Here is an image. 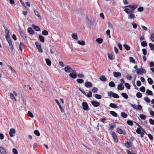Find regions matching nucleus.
<instances>
[{
	"label": "nucleus",
	"mask_w": 154,
	"mask_h": 154,
	"mask_svg": "<svg viewBox=\"0 0 154 154\" xmlns=\"http://www.w3.org/2000/svg\"><path fill=\"white\" fill-rule=\"evenodd\" d=\"M124 8V11L128 14V18L134 19V18L135 17V16L133 14L134 11L131 8L129 7H125V6Z\"/></svg>",
	"instance_id": "1"
},
{
	"label": "nucleus",
	"mask_w": 154,
	"mask_h": 154,
	"mask_svg": "<svg viewBox=\"0 0 154 154\" xmlns=\"http://www.w3.org/2000/svg\"><path fill=\"white\" fill-rule=\"evenodd\" d=\"M10 46V48L8 49L9 52L12 53L13 52V46L11 42L10 38H6Z\"/></svg>",
	"instance_id": "2"
},
{
	"label": "nucleus",
	"mask_w": 154,
	"mask_h": 154,
	"mask_svg": "<svg viewBox=\"0 0 154 154\" xmlns=\"http://www.w3.org/2000/svg\"><path fill=\"white\" fill-rule=\"evenodd\" d=\"M136 72L137 74L141 75L143 74V73H146V70L144 69L141 68L140 69L139 68H138L137 69Z\"/></svg>",
	"instance_id": "3"
},
{
	"label": "nucleus",
	"mask_w": 154,
	"mask_h": 154,
	"mask_svg": "<svg viewBox=\"0 0 154 154\" xmlns=\"http://www.w3.org/2000/svg\"><path fill=\"white\" fill-rule=\"evenodd\" d=\"M82 108L85 110L88 111L89 110V106L86 102H84L82 103Z\"/></svg>",
	"instance_id": "4"
},
{
	"label": "nucleus",
	"mask_w": 154,
	"mask_h": 154,
	"mask_svg": "<svg viewBox=\"0 0 154 154\" xmlns=\"http://www.w3.org/2000/svg\"><path fill=\"white\" fill-rule=\"evenodd\" d=\"M64 70L66 72H71L73 70L71 67L69 65L66 66L64 68Z\"/></svg>",
	"instance_id": "5"
},
{
	"label": "nucleus",
	"mask_w": 154,
	"mask_h": 154,
	"mask_svg": "<svg viewBox=\"0 0 154 154\" xmlns=\"http://www.w3.org/2000/svg\"><path fill=\"white\" fill-rule=\"evenodd\" d=\"M69 76L73 79L76 78L77 76L76 72L75 71L73 70L71 73L69 74Z\"/></svg>",
	"instance_id": "6"
},
{
	"label": "nucleus",
	"mask_w": 154,
	"mask_h": 154,
	"mask_svg": "<svg viewBox=\"0 0 154 154\" xmlns=\"http://www.w3.org/2000/svg\"><path fill=\"white\" fill-rule=\"evenodd\" d=\"M35 43L38 51L40 53H42L43 51L41 48V45L39 44L38 42H35Z\"/></svg>",
	"instance_id": "7"
},
{
	"label": "nucleus",
	"mask_w": 154,
	"mask_h": 154,
	"mask_svg": "<svg viewBox=\"0 0 154 154\" xmlns=\"http://www.w3.org/2000/svg\"><path fill=\"white\" fill-rule=\"evenodd\" d=\"M112 138H113L114 140L116 142L118 141V139L115 133V132L113 131L112 132Z\"/></svg>",
	"instance_id": "8"
},
{
	"label": "nucleus",
	"mask_w": 154,
	"mask_h": 154,
	"mask_svg": "<svg viewBox=\"0 0 154 154\" xmlns=\"http://www.w3.org/2000/svg\"><path fill=\"white\" fill-rule=\"evenodd\" d=\"M137 7V5H129L125 6V7H129L131 8L133 11L134 12V10L136 9Z\"/></svg>",
	"instance_id": "9"
},
{
	"label": "nucleus",
	"mask_w": 154,
	"mask_h": 154,
	"mask_svg": "<svg viewBox=\"0 0 154 154\" xmlns=\"http://www.w3.org/2000/svg\"><path fill=\"white\" fill-rule=\"evenodd\" d=\"M55 102L57 103V105H58L59 108L60 110L62 112H64V110L63 108L61 106L60 104V103L58 101V100L57 99L55 100Z\"/></svg>",
	"instance_id": "10"
},
{
	"label": "nucleus",
	"mask_w": 154,
	"mask_h": 154,
	"mask_svg": "<svg viewBox=\"0 0 154 154\" xmlns=\"http://www.w3.org/2000/svg\"><path fill=\"white\" fill-rule=\"evenodd\" d=\"M15 133V130L14 129L12 128L10 129V131L9 132V134L11 137H13V134H14Z\"/></svg>",
	"instance_id": "11"
},
{
	"label": "nucleus",
	"mask_w": 154,
	"mask_h": 154,
	"mask_svg": "<svg viewBox=\"0 0 154 154\" xmlns=\"http://www.w3.org/2000/svg\"><path fill=\"white\" fill-rule=\"evenodd\" d=\"M91 103L92 105L95 107H97L100 105V103L99 102L96 101H92Z\"/></svg>",
	"instance_id": "12"
},
{
	"label": "nucleus",
	"mask_w": 154,
	"mask_h": 154,
	"mask_svg": "<svg viewBox=\"0 0 154 154\" xmlns=\"http://www.w3.org/2000/svg\"><path fill=\"white\" fill-rule=\"evenodd\" d=\"M117 132L121 134H125V131L122 130V129L120 128H117Z\"/></svg>",
	"instance_id": "13"
},
{
	"label": "nucleus",
	"mask_w": 154,
	"mask_h": 154,
	"mask_svg": "<svg viewBox=\"0 0 154 154\" xmlns=\"http://www.w3.org/2000/svg\"><path fill=\"white\" fill-rule=\"evenodd\" d=\"M85 86L87 88H90L92 86V84L89 82H86L85 83Z\"/></svg>",
	"instance_id": "14"
},
{
	"label": "nucleus",
	"mask_w": 154,
	"mask_h": 154,
	"mask_svg": "<svg viewBox=\"0 0 154 154\" xmlns=\"http://www.w3.org/2000/svg\"><path fill=\"white\" fill-rule=\"evenodd\" d=\"M109 106L110 107L114 109L119 108L118 107L115 103H110L109 105Z\"/></svg>",
	"instance_id": "15"
},
{
	"label": "nucleus",
	"mask_w": 154,
	"mask_h": 154,
	"mask_svg": "<svg viewBox=\"0 0 154 154\" xmlns=\"http://www.w3.org/2000/svg\"><path fill=\"white\" fill-rule=\"evenodd\" d=\"M113 75L116 78L120 76L121 75V73L119 72H114Z\"/></svg>",
	"instance_id": "16"
},
{
	"label": "nucleus",
	"mask_w": 154,
	"mask_h": 154,
	"mask_svg": "<svg viewBox=\"0 0 154 154\" xmlns=\"http://www.w3.org/2000/svg\"><path fill=\"white\" fill-rule=\"evenodd\" d=\"M108 58L110 60H112L114 59V56L113 54H108Z\"/></svg>",
	"instance_id": "17"
},
{
	"label": "nucleus",
	"mask_w": 154,
	"mask_h": 154,
	"mask_svg": "<svg viewBox=\"0 0 154 154\" xmlns=\"http://www.w3.org/2000/svg\"><path fill=\"white\" fill-rule=\"evenodd\" d=\"M124 86L122 84H120L118 85L117 89L120 90H122L124 89Z\"/></svg>",
	"instance_id": "18"
},
{
	"label": "nucleus",
	"mask_w": 154,
	"mask_h": 154,
	"mask_svg": "<svg viewBox=\"0 0 154 154\" xmlns=\"http://www.w3.org/2000/svg\"><path fill=\"white\" fill-rule=\"evenodd\" d=\"M19 32L21 36L23 37L24 39L25 40L26 38V37L25 34L21 30H19Z\"/></svg>",
	"instance_id": "19"
},
{
	"label": "nucleus",
	"mask_w": 154,
	"mask_h": 154,
	"mask_svg": "<svg viewBox=\"0 0 154 154\" xmlns=\"http://www.w3.org/2000/svg\"><path fill=\"white\" fill-rule=\"evenodd\" d=\"M0 152L2 154H5L6 152L5 150L2 147H0Z\"/></svg>",
	"instance_id": "20"
},
{
	"label": "nucleus",
	"mask_w": 154,
	"mask_h": 154,
	"mask_svg": "<svg viewBox=\"0 0 154 154\" xmlns=\"http://www.w3.org/2000/svg\"><path fill=\"white\" fill-rule=\"evenodd\" d=\"M132 143L131 142H127L125 144V146L127 148H129L132 146Z\"/></svg>",
	"instance_id": "21"
},
{
	"label": "nucleus",
	"mask_w": 154,
	"mask_h": 154,
	"mask_svg": "<svg viewBox=\"0 0 154 154\" xmlns=\"http://www.w3.org/2000/svg\"><path fill=\"white\" fill-rule=\"evenodd\" d=\"M32 27L36 31H39L40 30V28L37 26H35L34 24L32 25Z\"/></svg>",
	"instance_id": "22"
},
{
	"label": "nucleus",
	"mask_w": 154,
	"mask_h": 154,
	"mask_svg": "<svg viewBox=\"0 0 154 154\" xmlns=\"http://www.w3.org/2000/svg\"><path fill=\"white\" fill-rule=\"evenodd\" d=\"M27 31L30 34H34V31L31 27H29Z\"/></svg>",
	"instance_id": "23"
},
{
	"label": "nucleus",
	"mask_w": 154,
	"mask_h": 154,
	"mask_svg": "<svg viewBox=\"0 0 154 154\" xmlns=\"http://www.w3.org/2000/svg\"><path fill=\"white\" fill-rule=\"evenodd\" d=\"M45 61L47 64L50 66L51 65V61L49 59H45Z\"/></svg>",
	"instance_id": "24"
},
{
	"label": "nucleus",
	"mask_w": 154,
	"mask_h": 154,
	"mask_svg": "<svg viewBox=\"0 0 154 154\" xmlns=\"http://www.w3.org/2000/svg\"><path fill=\"white\" fill-rule=\"evenodd\" d=\"M110 113L112 116L115 117H116L118 115L117 113L114 111H110Z\"/></svg>",
	"instance_id": "25"
},
{
	"label": "nucleus",
	"mask_w": 154,
	"mask_h": 154,
	"mask_svg": "<svg viewBox=\"0 0 154 154\" xmlns=\"http://www.w3.org/2000/svg\"><path fill=\"white\" fill-rule=\"evenodd\" d=\"M9 30L7 29H5V33L6 34L5 35V38H9Z\"/></svg>",
	"instance_id": "26"
},
{
	"label": "nucleus",
	"mask_w": 154,
	"mask_h": 154,
	"mask_svg": "<svg viewBox=\"0 0 154 154\" xmlns=\"http://www.w3.org/2000/svg\"><path fill=\"white\" fill-rule=\"evenodd\" d=\"M96 41L98 43L100 44L102 43L103 39L102 38H98L96 39Z\"/></svg>",
	"instance_id": "27"
},
{
	"label": "nucleus",
	"mask_w": 154,
	"mask_h": 154,
	"mask_svg": "<svg viewBox=\"0 0 154 154\" xmlns=\"http://www.w3.org/2000/svg\"><path fill=\"white\" fill-rule=\"evenodd\" d=\"M39 38L41 42H44V38L43 36L39 35Z\"/></svg>",
	"instance_id": "28"
},
{
	"label": "nucleus",
	"mask_w": 154,
	"mask_h": 154,
	"mask_svg": "<svg viewBox=\"0 0 154 154\" xmlns=\"http://www.w3.org/2000/svg\"><path fill=\"white\" fill-rule=\"evenodd\" d=\"M100 79L102 81H105L106 80V78L103 75L100 76Z\"/></svg>",
	"instance_id": "29"
},
{
	"label": "nucleus",
	"mask_w": 154,
	"mask_h": 154,
	"mask_svg": "<svg viewBox=\"0 0 154 154\" xmlns=\"http://www.w3.org/2000/svg\"><path fill=\"white\" fill-rule=\"evenodd\" d=\"M34 13L40 19H41V17L39 15V13L38 12L36 11V10H34Z\"/></svg>",
	"instance_id": "30"
},
{
	"label": "nucleus",
	"mask_w": 154,
	"mask_h": 154,
	"mask_svg": "<svg viewBox=\"0 0 154 154\" xmlns=\"http://www.w3.org/2000/svg\"><path fill=\"white\" fill-rule=\"evenodd\" d=\"M72 37L75 40H77L78 39L77 35L76 33H74L72 34Z\"/></svg>",
	"instance_id": "31"
},
{
	"label": "nucleus",
	"mask_w": 154,
	"mask_h": 154,
	"mask_svg": "<svg viewBox=\"0 0 154 154\" xmlns=\"http://www.w3.org/2000/svg\"><path fill=\"white\" fill-rule=\"evenodd\" d=\"M121 116L124 118H126L127 117V114L125 112H122L121 113Z\"/></svg>",
	"instance_id": "32"
},
{
	"label": "nucleus",
	"mask_w": 154,
	"mask_h": 154,
	"mask_svg": "<svg viewBox=\"0 0 154 154\" xmlns=\"http://www.w3.org/2000/svg\"><path fill=\"white\" fill-rule=\"evenodd\" d=\"M146 93L148 95H149L152 96V95H153V93H152V92L151 91H150L149 89H147L146 90Z\"/></svg>",
	"instance_id": "33"
},
{
	"label": "nucleus",
	"mask_w": 154,
	"mask_h": 154,
	"mask_svg": "<svg viewBox=\"0 0 154 154\" xmlns=\"http://www.w3.org/2000/svg\"><path fill=\"white\" fill-rule=\"evenodd\" d=\"M78 43L82 45H85V42L83 41L79 40L78 41Z\"/></svg>",
	"instance_id": "34"
},
{
	"label": "nucleus",
	"mask_w": 154,
	"mask_h": 154,
	"mask_svg": "<svg viewBox=\"0 0 154 154\" xmlns=\"http://www.w3.org/2000/svg\"><path fill=\"white\" fill-rule=\"evenodd\" d=\"M109 85L112 87H114L115 86V85L113 82H110L109 84Z\"/></svg>",
	"instance_id": "35"
},
{
	"label": "nucleus",
	"mask_w": 154,
	"mask_h": 154,
	"mask_svg": "<svg viewBox=\"0 0 154 154\" xmlns=\"http://www.w3.org/2000/svg\"><path fill=\"white\" fill-rule=\"evenodd\" d=\"M122 96L125 98L127 99L128 97V95L125 93H122L121 94Z\"/></svg>",
	"instance_id": "36"
},
{
	"label": "nucleus",
	"mask_w": 154,
	"mask_h": 154,
	"mask_svg": "<svg viewBox=\"0 0 154 154\" xmlns=\"http://www.w3.org/2000/svg\"><path fill=\"white\" fill-rule=\"evenodd\" d=\"M34 134L37 136H39L40 135L39 131L38 130H35L34 131Z\"/></svg>",
	"instance_id": "37"
},
{
	"label": "nucleus",
	"mask_w": 154,
	"mask_h": 154,
	"mask_svg": "<svg viewBox=\"0 0 154 154\" xmlns=\"http://www.w3.org/2000/svg\"><path fill=\"white\" fill-rule=\"evenodd\" d=\"M148 82V83L150 85H152L153 84V81L150 78H148L147 79Z\"/></svg>",
	"instance_id": "38"
},
{
	"label": "nucleus",
	"mask_w": 154,
	"mask_h": 154,
	"mask_svg": "<svg viewBox=\"0 0 154 154\" xmlns=\"http://www.w3.org/2000/svg\"><path fill=\"white\" fill-rule=\"evenodd\" d=\"M94 97L98 99H100L102 97V96L101 95H99L97 94H95L94 95Z\"/></svg>",
	"instance_id": "39"
},
{
	"label": "nucleus",
	"mask_w": 154,
	"mask_h": 154,
	"mask_svg": "<svg viewBox=\"0 0 154 154\" xmlns=\"http://www.w3.org/2000/svg\"><path fill=\"white\" fill-rule=\"evenodd\" d=\"M42 34L44 35H47L48 34V33L46 30H44L42 31Z\"/></svg>",
	"instance_id": "40"
},
{
	"label": "nucleus",
	"mask_w": 154,
	"mask_h": 154,
	"mask_svg": "<svg viewBox=\"0 0 154 154\" xmlns=\"http://www.w3.org/2000/svg\"><path fill=\"white\" fill-rule=\"evenodd\" d=\"M149 45L150 47V49L151 50H154V45L150 43L149 44Z\"/></svg>",
	"instance_id": "41"
},
{
	"label": "nucleus",
	"mask_w": 154,
	"mask_h": 154,
	"mask_svg": "<svg viewBox=\"0 0 154 154\" xmlns=\"http://www.w3.org/2000/svg\"><path fill=\"white\" fill-rule=\"evenodd\" d=\"M124 48L127 50V51H128L130 50V47L127 45H123Z\"/></svg>",
	"instance_id": "42"
},
{
	"label": "nucleus",
	"mask_w": 154,
	"mask_h": 154,
	"mask_svg": "<svg viewBox=\"0 0 154 154\" xmlns=\"http://www.w3.org/2000/svg\"><path fill=\"white\" fill-rule=\"evenodd\" d=\"M141 45L142 46L145 47L147 45V44L146 41H143L141 43Z\"/></svg>",
	"instance_id": "43"
},
{
	"label": "nucleus",
	"mask_w": 154,
	"mask_h": 154,
	"mask_svg": "<svg viewBox=\"0 0 154 154\" xmlns=\"http://www.w3.org/2000/svg\"><path fill=\"white\" fill-rule=\"evenodd\" d=\"M27 115L32 118H33L34 117L33 114L29 111L27 113Z\"/></svg>",
	"instance_id": "44"
},
{
	"label": "nucleus",
	"mask_w": 154,
	"mask_h": 154,
	"mask_svg": "<svg viewBox=\"0 0 154 154\" xmlns=\"http://www.w3.org/2000/svg\"><path fill=\"white\" fill-rule=\"evenodd\" d=\"M114 98H119V96L116 93H113L112 96Z\"/></svg>",
	"instance_id": "45"
},
{
	"label": "nucleus",
	"mask_w": 154,
	"mask_h": 154,
	"mask_svg": "<svg viewBox=\"0 0 154 154\" xmlns=\"http://www.w3.org/2000/svg\"><path fill=\"white\" fill-rule=\"evenodd\" d=\"M127 123L130 125H131V126H132L133 125V122L131 121V120H128L127 121Z\"/></svg>",
	"instance_id": "46"
},
{
	"label": "nucleus",
	"mask_w": 154,
	"mask_h": 154,
	"mask_svg": "<svg viewBox=\"0 0 154 154\" xmlns=\"http://www.w3.org/2000/svg\"><path fill=\"white\" fill-rule=\"evenodd\" d=\"M140 118L143 120H145L146 118V116L143 114H140L139 116Z\"/></svg>",
	"instance_id": "47"
},
{
	"label": "nucleus",
	"mask_w": 154,
	"mask_h": 154,
	"mask_svg": "<svg viewBox=\"0 0 154 154\" xmlns=\"http://www.w3.org/2000/svg\"><path fill=\"white\" fill-rule=\"evenodd\" d=\"M136 131L137 133L139 134H140V133H141V132H142L141 129H140L139 127L137 128V130Z\"/></svg>",
	"instance_id": "48"
},
{
	"label": "nucleus",
	"mask_w": 154,
	"mask_h": 154,
	"mask_svg": "<svg viewBox=\"0 0 154 154\" xmlns=\"http://www.w3.org/2000/svg\"><path fill=\"white\" fill-rule=\"evenodd\" d=\"M77 82L79 83H82L83 82L84 80L81 79H77Z\"/></svg>",
	"instance_id": "49"
},
{
	"label": "nucleus",
	"mask_w": 154,
	"mask_h": 154,
	"mask_svg": "<svg viewBox=\"0 0 154 154\" xmlns=\"http://www.w3.org/2000/svg\"><path fill=\"white\" fill-rule=\"evenodd\" d=\"M92 92L90 91L89 92L88 94H86V95H85L88 97H92Z\"/></svg>",
	"instance_id": "50"
},
{
	"label": "nucleus",
	"mask_w": 154,
	"mask_h": 154,
	"mask_svg": "<svg viewBox=\"0 0 154 154\" xmlns=\"http://www.w3.org/2000/svg\"><path fill=\"white\" fill-rule=\"evenodd\" d=\"M136 96L138 98H141L142 97V94L140 92H137L136 94Z\"/></svg>",
	"instance_id": "51"
},
{
	"label": "nucleus",
	"mask_w": 154,
	"mask_h": 154,
	"mask_svg": "<svg viewBox=\"0 0 154 154\" xmlns=\"http://www.w3.org/2000/svg\"><path fill=\"white\" fill-rule=\"evenodd\" d=\"M144 100L147 103H149L150 102V99L147 97H145Z\"/></svg>",
	"instance_id": "52"
},
{
	"label": "nucleus",
	"mask_w": 154,
	"mask_h": 154,
	"mask_svg": "<svg viewBox=\"0 0 154 154\" xmlns=\"http://www.w3.org/2000/svg\"><path fill=\"white\" fill-rule=\"evenodd\" d=\"M125 85L128 89H130V85L128 83H125Z\"/></svg>",
	"instance_id": "53"
},
{
	"label": "nucleus",
	"mask_w": 154,
	"mask_h": 154,
	"mask_svg": "<svg viewBox=\"0 0 154 154\" xmlns=\"http://www.w3.org/2000/svg\"><path fill=\"white\" fill-rule=\"evenodd\" d=\"M140 90L141 92H144L145 91V88L143 86H142L140 88Z\"/></svg>",
	"instance_id": "54"
},
{
	"label": "nucleus",
	"mask_w": 154,
	"mask_h": 154,
	"mask_svg": "<svg viewBox=\"0 0 154 154\" xmlns=\"http://www.w3.org/2000/svg\"><path fill=\"white\" fill-rule=\"evenodd\" d=\"M143 54L144 55H146L147 54V50L145 48L143 49L142 50Z\"/></svg>",
	"instance_id": "55"
},
{
	"label": "nucleus",
	"mask_w": 154,
	"mask_h": 154,
	"mask_svg": "<svg viewBox=\"0 0 154 154\" xmlns=\"http://www.w3.org/2000/svg\"><path fill=\"white\" fill-rule=\"evenodd\" d=\"M98 90V88L96 87H94L93 88L92 91L94 93L97 92Z\"/></svg>",
	"instance_id": "56"
},
{
	"label": "nucleus",
	"mask_w": 154,
	"mask_h": 154,
	"mask_svg": "<svg viewBox=\"0 0 154 154\" xmlns=\"http://www.w3.org/2000/svg\"><path fill=\"white\" fill-rule=\"evenodd\" d=\"M107 23L108 24V26L109 27H110V28L112 29H113V26L112 24L110 22H107Z\"/></svg>",
	"instance_id": "57"
},
{
	"label": "nucleus",
	"mask_w": 154,
	"mask_h": 154,
	"mask_svg": "<svg viewBox=\"0 0 154 154\" xmlns=\"http://www.w3.org/2000/svg\"><path fill=\"white\" fill-rule=\"evenodd\" d=\"M149 121L150 124L152 125H154V120L150 119Z\"/></svg>",
	"instance_id": "58"
},
{
	"label": "nucleus",
	"mask_w": 154,
	"mask_h": 154,
	"mask_svg": "<svg viewBox=\"0 0 154 154\" xmlns=\"http://www.w3.org/2000/svg\"><path fill=\"white\" fill-rule=\"evenodd\" d=\"M129 60L131 62L133 63H134L135 62V60L132 57H129Z\"/></svg>",
	"instance_id": "59"
},
{
	"label": "nucleus",
	"mask_w": 154,
	"mask_h": 154,
	"mask_svg": "<svg viewBox=\"0 0 154 154\" xmlns=\"http://www.w3.org/2000/svg\"><path fill=\"white\" fill-rule=\"evenodd\" d=\"M131 24L133 26V28L134 29H136L137 27V24L134 23H132Z\"/></svg>",
	"instance_id": "60"
},
{
	"label": "nucleus",
	"mask_w": 154,
	"mask_h": 154,
	"mask_svg": "<svg viewBox=\"0 0 154 154\" xmlns=\"http://www.w3.org/2000/svg\"><path fill=\"white\" fill-rule=\"evenodd\" d=\"M113 93L112 91L108 92V95L110 97H111L113 95Z\"/></svg>",
	"instance_id": "61"
},
{
	"label": "nucleus",
	"mask_w": 154,
	"mask_h": 154,
	"mask_svg": "<svg viewBox=\"0 0 154 154\" xmlns=\"http://www.w3.org/2000/svg\"><path fill=\"white\" fill-rule=\"evenodd\" d=\"M12 151L14 154H17L18 152L17 149L15 148H13L12 149Z\"/></svg>",
	"instance_id": "62"
},
{
	"label": "nucleus",
	"mask_w": 154,
	"mask_h": 154,
	"mask_svg": "<svg viewBox=\"0 0 154 154\" xmlns=\"http://www.w3.org/2000/svg\"><path fill=\"white\" fill-rule=\"evenodd\" d=\"M149 66L150 67H153L154 66V62L153 61L149 63Z\"/></svg>",
	"instance_id": "63"
},
{
	"label": "nucleus",
	"mask_w": 154,
	"mask_h": 154,
	"mask_svg": "<svg viewBox=\"0 0 154 154\" xmlns=\"http://www.w3.org/2000/svg\"><path fill=\"white\" fill-rule=\"evenodd\" d=\"M151 39L152 41L154 42V34L152 33L151 36Z\"/></svg>",
	"instance_id": "64"
}]
</instances>
